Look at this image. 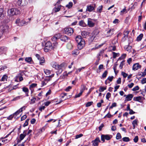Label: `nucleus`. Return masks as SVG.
I'll use <instances>...</instances> for the list:
<instances>
[{
  "instance_id": "obj_14",
  "label": "nucleus",
  "mask_w": 146,
  "mask_h": 146,
  "mask_svg": "<svg viewBox=\"0 0 146 146\" xmlns=\"http://www.w3.org/2000/svg\"><path fill=\"white\" fill-rule=\"evenodd\" d=\"M51 80V78H46L44 80L41 82V87H42L46 85L47 83Z\"/></svg>"
},
{
  "instance_id": "obj_61",
  "label": "nucleus",
  "mask_w": 146,
  "mask_h": 146,
  "mask_svg": "<svg viewBox=\"0 0 146 146\" xmlns=\"http://www.w3.org/2000/svg\"><path fill=\"white\" fill-rule=\"evenodd\" d=\"M29 121V119H27L26 120L25 123H24V124L23 125L24 127H25L27 126L28 125Z\"/></svg>"
},
{
  "instance_id": "obj_54",
  "label": "nucleus",
  "mask_w": 146,
  "mask_h": 146,
  "mask_svg": "<svg viewBox=\"0 0 146 146\" xmlns=\"http://www.w3.org/2000/svg\"><path fill=\"white\" fill-rule=\"evenodd\" d=\"M83 92L82 91H81L80 90V92L79 93L77 94H76L75 95V97L76 98H78L80 97L82 94Z\"/></svg>"
},
{
  "instance_id": "obj_30",
  "label": "nucleus",
  "mask_w": 146,
  "mask_h": 146,
  "mask_svg": "<svg viewBox=\"0 0 146 146\" xmlns=\"http://www.w3.org/2000/svg\"><path fill=\"white\" fill-rule=\"evenodd\" d=\"M25 60L26 62L28 63H30L32 61V58L31 57L26 58L25 59Z\"/></svg>"
},
{
  "instance_id": "obj_41",
  "label": "nucleus",
  "mask_w": 146,
  "mask_h": 146,
  "mask_svg": "<svg viewBox=\"0 0 146 146\" xmlns=\"http://www.w3.org/2000/svg\"><path fill=\"white\" fill-rule=\"evenodd\" d=\"M54 36L56 40H57L60 38V34L58 33L55 35Z\"/></svg>"
},
{
  "instance_id": "obj_17",
  "label": "nucleus",
  "mask_w": 146,
  "mask_h": 146,
  "mask_svg": "<svg viewBox=\"0 0 146 146\" xmlns=\"http://www.w3.org/2000/svg\"><path fill=\"white\" fill-rule=\"evenodd\" d=\"M23 108H24V109H25L26 108L25 106H23V107L21 108L19 110L15 112L14 113V115H15L16 116L18 115L22 111V110Z\"/></svg>"
},
{
  "instance_id": "obj_63",
  "label": "nucleus",
  "mask_w": 146,
  "mask_h": 146,
  "mask_svg": "<svg viewBox=\"0 0 146 146\" xmlns=\"http://www.w3.org/2000/svg\"><path fill=\"white\" fill-rule=\"evenodd\" d=\"M83 136V135L82 134H80L79 135H77L76 136L75 139H77L80 138Z\"/></svg>"
},
{
  "instance_id": "obj_46",
  "label": "nucleus",
  "mask_w": 146,
  "mask_h": 146,
  "mask_svg": "<svg viewBox=\"0 0 146 146\" xmlns=\"http://www.w3.org/2000/svg\"><path fill=\"white\" fill-rule=\"evenodd\" d=\"M137 123L138 120L135 119L133 121L132 124L133 125H135L136 126L137 125Z\"/></svg>"
},
{
  "instance_id": "obj_6",
  "label": "nucleus",
  "mask_w": 146,
  "mask_h": 146,
  "mask_svg": "<svg viewBox=\"0 0 146 146\" xmlns=\"http://www.w3.org/2000/svg\"><path fill=\"white\" fill-rule=\"evenodd\" d=\"M65 33L69 35H71L74 32L73 29L70 27L65 28L64 29Z\"/></svg>"
},
{
  "instance_id": "obj_47",
  "label": "nucleus",
  "mask_w": 146,
  "mask_h": 146,
  "mask_svg": "<svg viewBox=\"0 0 146 146\" xmlns=\"http://www.w3.org/2000/svg\"><path fill=\"white\" fill-rule=\"evenodd\" d=\"M122 139L123 141L125 142H128L130 141L128 137H124Z\"/></svg>"
},
{
  "instance_id": "obj_59",
  "label": "nucleus",
  "mask_w": 146,
  "mask_h": 146,
  "mask_svg": "<svg viewBox=\"0 0 146 146\" xmlns=\"http://www.w3.org/2000/svg\"><path fill=\"white\" fill-rule=\"evenodd\" d=\"M21 98L20 96H18L14 98L12 100V101H16L17 100H19Z\"/></svg>"
},
{
  "instance_id": "obj_62",
  "label": "nucleus",
  "mask_w": 146,
  "mask_h": 146,
  "mask_svg": "<svg viewBox=\"0 0 146 146\" xmlns=\"http://www.w3.org/2000/svg\"><path fill=\"white\" fill-rule=\"evenodd\" d=\"M37 85V84H36L33 83L30 85V87L31 88H34Z\"/></svg>"
},
{
  "instance_id": "obj_42",
  "label": "nucleus",
  "mask_w": 146,
  "mask_h": 146,
  "mask_svg": "<svg viewBox=\"0 0 146 146\" xmlns=\"http://www.w3.org/2000/svg\"><path fill=\"white\" fill-rule=\"evenodd\" d=\"M93 102H88L86 104V107L90 106L93 104Z\"/></svg>"
},
{
  "instance_id": "obj_48",
  "label": "nucleus",
  "mask_w": 146,
  "mask_h": 146,
  "mask_svg": "<svg viewBox=\"0 0 146 146\" xmlns=\"http://www.w3.org/2000/svg\"><path fill=\"white\" fill-rule=\"evenodd\" d=\"M121 137L120 134L119 133H117L116 135V139H120Z\"/></svg>"
},
{
  "instance_id": "obj_39",
  "label": "nucleus",
  "mask_w": 146,
  "mask_h": 146,
  "mask_svg": "<svg viewBox=\"0 0 146 146\" xmlns=\"http://www.w3.org/2000/svg\"><path fill=\"white\" fill-rule=\"evenodd\" d=\"M87 35V32L86 31H83L82 32L81 35L84 38H85L86 36V35Z\"/></svg>"
},
{
  "instance_id": "obj_56",
  "label": "nucleus",
  "mask_w": 146,
  "mask_h": 146,
  "mask_svg": "<svg viewBox=\"0 0 146 146\" xmlns=\"http://www.w3.org/2000/svg\"><path fill=\"white\" fill-rule=\"evenodd\" d=\"M139 139L138 137L137 136H136L133 139V141L135 143H137Z\"/></svg>"
},
{
  "instance_id": "obj_5",
  "label": "nucleus",
  "mask_w": 146,
  "mask_h": 146,
  "mask_svg": "<svg viewBox=\"0 0 146 146\" xmlns=\"http://www.w3.org/2000/svg\"><path fill=\"white\" fill-rule=\"evenodd\" d=\"M112 136L110 135H102L101 136V140L103 142H105V139L109 140L112 137Z\"/></svg>"
},
{
  "instance_id": "obj_51",
  "label": "nucleus",
  "mask_w": 146,
  "mask_h": 146,
  "mask_svg": "<svg viewBox=\"0 0 146 146\" xmlns=\"http://www.w3.org/2000/svg\"><path fill=\"white\" fill-rule=\"evenodd\" d=\"M36 100V98H35L33 97L31 100V102L30 104H33L35 102Z\"/></svg>"
},
{
  "instance_id": "obj_20",
  "label": "nucleus",
  "mask_w": 146,
  "mask_h": 146,
  "mask_svg": "<svg viewBox=\"0 0 146 146\" xmlns=\"http://www.w3.org/2000/svg\"><path fill=\"white\" fill-rule=\"evenodd\" d=\"M22 75L21 73H19L17 76H16V78L19 79V81L21 82L23 80V79L22 77Z\"/></svg>"
},
{
  "instance_id": "obj_35",
  "label": "nucleus",
  "mask_w": 146,
  "mask_h": 146,
  "mask_svg": "<svg viewBox=\"0 0 146 146\" xmlns=\"http://www.w3.org/2000/svg\"><path fill=\"white\" fill-rule=\"evenodd\" d=\"M143 34H141L137 37V40L138 41L141 40L143 38Z\"/></svg>"
},
{
  "instance_id": "obj_34",
  "label": "nucleus",
  "mask_w": 146,
  "mask_h": 146,
  "mask_svg": "<svg viewBox=\"0 0 146 146\" xmlns=\"http://www.w3.org/2000/svg\"><path fill=\"white\" fill-rule=\"evenodd\" d=\"M87 88H86V86L84 85H82L81 86V89L80 90L82 91L83 92L85 90H87Z\"/></svg>"
},
{
  "instance_id": "obj_52",
  "label": "nucleus",
  "mask_w": 146,
  "mask_h": 146,
  "mask_svg": "<svg viewBox=\"0 0 146 146\" xmlns=\"http://www.w3.org/2000/svg\"><path fill=\"white\" fill-rule=\"evenodd\" d=\"M15 115H14V113L13 114H11L8 117L7 119L8 120H11L12 119V118Z\"/></svg>"
},
{
  "instance_id": "obj_38",
  "label": "nucleus",
  "mask_w": 146,
  "mask_h": 146,
  "mask_svg": "<svg viewBox=\"0 0 146 146\" xmlns=\"http://www.w3.org/2000/svg\"><path fill=\"white\" fill-rule=\"evenodd\" d=\"M108 74V71L107 70H106L103 74L102 77L103 78H104L106 77Z\"/></svg>"
},
{
  "instance_id": "obj_28",
  "label": "nucleus",
  "mask_w": 146,
  "mask_h": 146,
  "mask_svg": "<svg viewBox=\"0 0 146 146\" xmlns=\"http://www.w3.org/2000/svg\"><path fill=\"white\" fill-rule=\"evenodd\" d=\"M79 53V50L77 49L74 50L72 52V54L75 55H78Z\"/></svg>"
},
{
  "instance_id": "obj_2",
  "label": "nucleus",
  "mask_w": 146,
  "mask_h": 146,
  "mask_svg": "<svg viewBox=\"0 0 146 146\" xmlns=\"http://www.w3.org/2000/svg\"><path fill=\"white\" fill-rule=\"evenodd\" d=\"M52 66L53 68L58 70L56 72L57 75L58 76L62 72L63 70L62 68L64 66V65L63 64H61L60 65H59L57 63H55L54 64H52Z\"/></svg>"
},
{
  "instance_id": "obj_25",
  "label": "nucleus",
  "mask_w": 146,
  "mask_h": 146,
  "mask_svg": "<svg viewBox=\"0 0 146 146\" xmlns=\"http://www.w3.org/2000/svg\"><path fill=\"white\" fill-rule=\"evenodd\" d=\"M39 60V64L40 65H43V64L45 62V60L44 57H42L40 60Z\"/></svg>"
},
{
  "instance_id": "obj_49",
  "label": "nucleus",
  "mask_w": 146,
  "mask_h": 146,
  "mask_svg": "<svg viewBox=\"0 0 146 146\" xmlns=\"http://www.w3.org/2000/svg\"><path fill=\"white\" fill-rule=\"evenodd\" d=\"M3 13V9L2 8H0V17H1L4 15Z\"/></svg>"
},
{
  "instance_id": "obj_31",
  "label": "nucleus",
  "mask_w": 146,
  "mask_h": 146,
  "mask_svg": "<svg viewBox=\"0 0 146 146\" xmlns=\"http://www.w3.org/2000/svg\"><path fill=\"white\" fill-rule=\"evenodd\" d=\"M79 25L81 26L84 27L86 25V24L84 21L82 20L79 22Z\"/></svg>"
},
{
  "instance_id": "obj_27",
  "label": "nucleus",
  "mask_w": 146,
  "mask_h": 146,
  "mask_svg": "<svg viewBox=\"0 0 146 146\" xmlns=\"http://www.w3.org/2000/svg\"><path fill=\"white\" fill-rule=\"evenodd\" d=\"M61 7V5H59L57 7H54L53 9V11H54L55 12H57L59 11Z\"/></svg>"
},
{
  "instance_id": "obj_40",
  "label": "nucleus",
  "mask_w": 146,
  "mask_h": 146,
  "mask_svg": "<svg viewBox=\"0 0 146 146\" xmlns=\"http://www.w3.org/2000/svg\"><path fill=\"white\" fill-rule=\"evenodd\" d=\"M113 58H115L116 57L119 56V53H116L114 52H113Z\"/></svg>"
},
{
  "instance_id": "obj_33",
  "label": "nucleus",
  "mask_w": 146,
  "mask_h": 146,
  "mask_svg": "<svg viewBox=\"0 0 146 146\" xmlns=\"http://www.w3.org/2000/svg\"><path fill=\"white\" fill-rule=\"evenodd\" d=\"M104 50H101L100 51V52H99V53L98 54L97 58L98 59H99V58L100 59V56L102 55V54L104 53Z\"/></svg>"
},
{
  "instance_id": "obj_16",
  "label": "nucleus",
  "mask_w": 146,
  "mask_h": 146,
  "mask_svg": "<svg viewBox=\"0 0 146 146\" xmlns=\"http://www.w3.org/2000/svg\"><path fill=\"white\" fill-rule=\"evenodd\" d=\"M69 39V38L66 35H62L60 36L61 40L64 42L66 41Z\"/></svg>"
},
{
  "instance_id": "obj_10",
  "label": "nucleus",
  "mask_w": 146,
  "mask_h": 146,
  "mask_svg": "<svg viewBox=\"0 0 146 146\" xmlns=\"http://www.w3.org/2000/svg\"><path fill=\"white\" fill-rule=\"evenodd\" d=\"M27 131V130H24L23 131V133L22 134H21L19 136V138L20 139V141H21L23 140L24 138L27 135V134L26 133V132ZM20 141H19V140H17V142L18 143H19V142Z\"/></svg>"
},
{
  "instance_id": "obj_1",
  "label": "nucleus",
  "mask_w": 146,
  "mask_h": 146,
  "mask_svg": "<svg viewBox=\"0 0 146 146\" xmlns=\"http://www.w3.org/2000/svg\"><path fill=\"white\" fill-rule=\"evenodd\" d=\"M76 40L78 43V48L79 50L82 49L85 44V42L84 40L80 35L77 36L76 38Z\"/></svg>"
},
{
  "instance_id": "obj_23",
  "label": "nucleus",
  "mask_w": 146,
  "mask_h": 146,
  "mask_svg": "<svg viewBox=\"0 0 146 146\" xmlns=\"http://www.w3.org/2000/svg\"><path fill=\"white\" fill-rule=\"evenodd\" d=\"M28 23L26 22L24 20H22L20 21V23H19V26H23L24 25H27Z\"/></svg>"
},
{
  "instance_id": "obj_29",
  "label": "nucleus",
  "mask_w": 146,
  "mask_h": 146,
  "mask_svg": "<svg viewBox=\"0 0 146 146\" xmlns=\"http://www.w3.org/2000/svg\"><path fill=\"white\" fill-rule=\"evenodd\" d=\"M104 68V65L103 64H101L98 67V70H97V73H99L101 72V70L102 69Z\"/></svg>"
},
{
  "instance_id": "obj_32",
  "label": "nucleus",
  "mask_w": 146,
  "mask_h": 146,
  "mask_svg": "<svg viewBox=\"0 0 146 146\" xmlns=\"http://www.w3.org/2000/svg\"><path fill=\"white\" fill-rule=\"evenodd\" d=\"M103 6L101 5L99 6L97 9V11L98 12L100 13L102 12V10Z\"/></svg>"
},
{
  "instance_id": "obj_36",
  "label": "nucleus",
  "mask_w": 146,
  "mask_h": 146,
  "mask_svg": "<svg viewBox=\"0 0 146 146\" xmlns=\"http://www.w3.org/2000/svg\"><path fill=\"white\" fill-rule=\"evenodd\" d=\"M73 6V3L72 2H70L68 4L66 5V7L68 9L71 8Z\"/></svg>"
},
{
  "instance_id": "obj_12",
  "label": "nucleus",
  "mask_w": 146,
  "mask_h": 146,
  "mask_svg": "<svg viewBox=\"0 0 146 146\" xmlns=\"http://www.w3.org/2000/svg\"><path fill=\"white\" fill-rule=\"evenodd\" d=\"M141 67V66L138 63L135 64L133 65L132 69L134 70H137Z\"/></svg>"
},
{
  "instance_id": "obj_15",
  "label": "nucleus",
  "mask_w": 146,
  "mask_h": 146,
  "mask_svg": "<svg viewBox=\"0 0 146 146\" xmlns=\"http://www.w3.org/2000/svg\"><path fill=\"white\" fill-rule=\"evenodd\" d=\"M8 29V27L6 25L0 26V31L2 32L5 31Z\"/></svg>"
},
{
  "instance_id": "obj_37",
  "label": "nucleus",
  "mask_w": 146,
  "mask_h": 146,
  "mask_svg": "<svg viewBox=\"0 0 146 146\" xmlns=\"http://www.w3.org/2000/svg\"><path fill=\"white\" fill-rule=\"evenodd\" d=\"M106 87H104L102 86H100V88L99 89V91L100 92H103L104 90H106Z\"/></svg>"
},
{
  "instance_id": "obj_58",
  "label": "nucleus",
  "mask_w": 146,
  "mask_h": 146,
  "mask_svg": "<svg viewBox=\"0 0 146 146\" xmlns=\"http://www.w3.org/2000/svg\"><path fill=\"white\" fill-rule=\"evenodd\" d=\"M114 77L113 76H109L107 80H109V81L110 82L112 81V80L113 78Z\"/></svg>"
},
{
  "instance_id": "obj_57",
  "label": "nucleus",
  "mask_w": 146,
  "mask_h": 146,
  "mask_svg": "<svg viewBox=\"0 0 146 146\" xmlns=\"http://www.w3.org/2000/svg\"><path fill=\"white\" fill-rule=\"evenodd\" d=\"M141 83L142 84H143L146 83V78H143L141 81Z\"/></svg>"
},
{
  "instance_id": "obj_21",
  "label": "nucleus",
  "mask_w": 146,
  "mask_h": 146,
  "mask_svg": "<svg viewBox=\"0 0 146 146\" xmlns=\"http://www.w3.org/2000/svg\"><path fill=\"white\" fill-rule=\"evenodd\" d=\"M124 48L126 51L130 52L131 51L132 47L129 45L125 46Z\"/></svg>"
},
{
  "instance_id": "obj_45",
  "label": "nucleus",
  "mask_w": 146,
  "mask_h": 146,
  "mask_svg": "<svg viewBox=\"0 0 146 146\" xmlns=\"http://www.w3.org/2000/svg\"><path fill=\"white\" fill-rule=\"evenodd\" d=\"M111 96V94L109 92H108L107 93L106 96V99L109 100V98Z\"/></svg>"
},
{
  "instance_id": "obj_9",
  "label": "nucleus",
  "mask_w": 146,
  "mask_h": 146,
  "mask_svg": "<svg viewBox=\"0 0 146 146\" xmlns=\"http://www.w3.org/2000/svg\"><path fill=\"white\" fill-rule=\"evenodd\" d=\"M88 25L90 27H94L95 25L94 20L90 18H88Z\"/></svg>"
},
{
  "instance_id": "obj_13",
  "label": "nucleus",
  "mask_w": 146,
  "mask_h": 146,
  "mask_svg": "<svg viewBox=\"0 0 146 146\" xmlns=\"http://www.w3.org/2000/svg\"><path fill=\"white\" fill-rule=\"evenodd\" d=\"M99 33V31L98 30H96L93 31L92 33V36L91 37L92 39L94 40L96 36H97Z\"/></svg>"
},
{
  "instance_id": "obj_64",
  "label": "nucleus",
  "mask_w": 146,
  "mask_h": 146,
  "mask_svg": "<svg viewBox=\"0 0 146 146\" xmlns=\"http://www.w3.org/2000/svg\"><path fill=\"white\" fill-rule=\"evenodd\" d=\"M84 68V67H82L81 68H78L76 71V73H78L82 69H83Z\"/></svg>"
},
{
  "instance_id": "obj_53",
  "label": "nucleus",
  "mask_w": 146,
  "mask_h": 146,
  "mask_svg": "<svg viewBox=\"0 0 146 146\" xmlns=\"http://www.w3.org/2000/svg\"><path fill=\"white\" fill-rule=\"evenodd\" d=\"M139 87L138 86H137L133 88L132 90L133 91H135L136 90H139Z\"/></svg>"
},
{
  "instance_id": "obj_7",
  "label": "nucleus",
  "mask_w": 146,
  "mask_h": 146,
  "mask_svg": "<svg viewBox=\"0 0 146 146\" xmlns=\"http://www.w3.org/2000/svg\"><path fill=\"white\" fill-rule=\"evenodd\" d=\"M95 4H93L92 5H87V8L86 10V11L90 12L92 11L93 10L95 9Z\"/></svg>"
},
{
  "instance_id": "obj_22",
  "label": "nucleus",
  "mask_w": 146,
  "mask_h": 146,
  "mask_svg": "<svg viewBox=\"0 0 146 146\" xmlns=\"http://www.w3.org/2000/svg\"><path fill=\"white\" fill-rule=\"evenodd\" d=\"M133 97V96L132 94H129L127 95L126 97V99L127 101H130L131 100Z\"/></svg>"
},
{
  "instance_id": "obj_8",
  "label": "nucleus",
  "mask_w": 146,
  "mask_h": 146,
  "mask_svg": "<svg viewBox=\"0 0 146 146\" xmlns=\"http://www.w3.org/2000/svg\"><path fill=\"white\" fill-rule=\"evenodd\" d=\"M101 142L100 138L97 137L96 139L92 141L93 146H98L99 143Z\"/></svg>"
},
{
  "instance_id": "obj_43",
  "label": "nucleus",
  "mask_w": 146,
  "mask_h": 146,
  "mask_svg": "<svg viewBox=\"0 0 146 146\" xmlns=\"http://www.w3.org/2000/svg\"><path fill=\"white\" fill-rule=\"evenodd\" d=\"M125 61L123 60L121 61L120 64L119 65V68L121 69H122L123 68V66L124 64Z\"/></svg>"
},
{
  "instance_id": "obj_11",
  "label": "nucleus",
  "mask_w": 146,
  "mask_h": 146,
  "mask_svg": "<svg viewBox=\"0 0 146 146\" xmlns=\"http://www.w3.org/2000/svg\"><path fill=\"white\" fill-rule=\"evenodd\" d=\"M114 30L113 29H110L107 32L106 34L107 37L111 36L113 34Z\"/></svg>"
},
{
  "instance_id": "obj_60",
  "label": "nucleus",
  "mask_w": 146,
  "mask_h": 146,
  "mask_svg": "<svg viewBox=\"0 0 146 146\" xmlns=\"http://www.w3.org/2000/svg\"><path fill=\"white\" fill-rule=\"evenodd\" d=\"M116 105L117 104L115 102L112 103L111 106L110 107V109H112L113 107H116Z\"/></svg>"
},
{
  "instance_id": "obj_24",
  "label": "nucleus",
  "mask_w": 146,
  "mask_h": 146,
  "mask_svg": "<svg viewBox=\"0 0 146 146\" xmlns=\"http://www.w3.org/2000/svg\"><path fill=\"white\" fill-rule=\"evenodd\" d=\"M7 78V76L6 74L4 75L1 79V81L3 82L6 81Z\"/></svg>"
},
{
  "instance_id": "obj_50",
  "label": "nucleus",
  "mask_w": 146,
  "mask_h": 146,
  "mask_svg": "<svg viewBox=\"0 0 146 146\" xmlns=\"http://www.w3.org/2000/svg\"><path fill=\"white\" fill-rule=\"evenodd\" d=\"M121 74L123 76V77L124 78H126L127 76L128 75L127 74L123 72H122L121 73Z\"/></svg>"
},
{
  "instance_id": "obj_3",
  "label": "nucleus",
  "mask_w": 146,
  "mask_h": 146,
  "mask_svg": "<svg viewBox=\"0 0 146 146\" xmlns=\"http://www.w3.org/2000/svg\"><path fill=\"white\" fill-rule=\"evenodd\" d=\"M20 14V11L16 8H12L9 9L8 11V14L10 16L17 15Z\"/></svg>"
},
{
  "instance_id": "obj_44",
  "label": "nucleus",
  "mask_w": 146,
  "mask_h": 146,
  "mask_svg": "<svg viewBox=\"0 0 146 146\" xmlns=\"http://www.w3.org/2000/svg\"><path fill=\"white\" fill-rule=\"evenodd\" d=\"M67 47L68 49H72V46L70 43H68L67 45Z\"/></svg>"
},
{
  "instance_id": "obj_55",
  "label": "nucleus",
  "mask_w": 146,
  "mask_h": 146,
  "mask_svg": "<svg viewBox=\"0 0 146 146\" xmlns=\"http://www.w3.org/2000/svg\"><path fill=\"white\" fill-rule=\"evenodd\" d=\"M44 72L46 75H48L50 73V71L49 70H44Z\"/></svg>"
},
{
  "instance_id": "obj_4",
  "label": "nucleus",
  "mask_w": 146,
  "mask_h": 146,
  "mask_svg": "<svg viewBox=\"0 0 146 146\" xmlns=\"http://www.w3.org/2000/svg\"><path fill=\"white\" fill-rule=\"evenodd\" d=\"M53 48L51 42L50 41L46 42L45 45V47L44 48V51L46 52H48L49 50H50Z\"/></svg>"
},
{
  "instance_id": "obj_26",
  "label": "nucleus",
  "mask_w": 146,
  "mask_h": 146,
  "mask_svg": "<svg viewBox=\"0 0 146 146\" xmlns=\"http://www.w3.org/2000/svg\"><path fill=\"white\" fill-rule=\"evenodd\" d=\"M133 100L135 101L140 102L141 100V97L140 96L137 97H135L133 98Z\"/></svg>"
},
{
  "instance_id": "obj_18",
  "label": "nucleus",
  "mask_w": 146,
  "mask_h": 146,
  "mask_svg": "<svg viewBox=\"0 0 146 146\" xmlns=\"http://www.w3.org/2000/svg\"><path fill=\"white\" fill-rule=\"evenodd\" d=\"M7 48L4 47H1L0 48V54L5 53L7 51Z\"/></svg>"
},
{
  "instance_id": "obj_19",
  "label": "nucleus",
  "mask_w": 146,
  "mask_h": 146,
  "mask_svg": "<svg viewBox=\"0 0 146 146\" xmlns=\"http://www.w3.org/2000/svg\"><path fill=\"white\" fill-rule=\"evenodd\" d=\"M23 91L25 93L26 96H29L28 93L29 90L27 88L24 87L23 88Z\"/></svg>"
}]
</instances>
